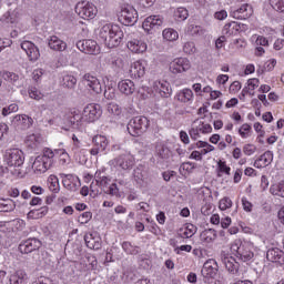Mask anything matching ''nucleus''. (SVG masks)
I'll use <instances>...</instances> for the list:
<instances>
[{
  "label": "nucleus",
  "mask_w": 284,
  "mask_h": 284,
  "mask_svg": "<svg viewBox=\"0 0 284 284\" xmlns=\"http://www.w3.org/2000/svg\"><path fill=\"white\" fill-rule=\"evenodd\" d=\"M150 129V120L143 115L132 118L126 125L131 136H143Z\"/></svg>",
  "instance_id": "f257e3e1"
},
{
  "label": "nucleus",
  "mask_w": 284,
  "mask_h": 284,
  "mask_svg": "<svg viewBox=\"0 0 284 284\" xmlns=\"http://www.w3.org/2000/svg\"><path fill=\"white\" fill-rule=\"evenodd\" d=\"M4 161L9 168H21L26 163V155L19 149H8L4 153Z\"/></svg>",
  "instance_id": "f03ea898"
},
{
  "label": "nucleus",
  "mask_w": 284,
  "mask_h": 284,
  "mask_svg": "<svg viewBox=\"0 0 284 284\" xmlns=\"http://www.w3.org/2000/svg\"><path fill=\"white\" fill-rule=\"evenodd\" d=\"M118 21H120L122 26H134V23L139 21V13L134 7L126 4L122 7L118 16Z\"/></svg>",
  "instance_id": "7ed1b4c3"
},
{
  "label": "nucleus",
  "mask_w": 284,
  "mask_h": 284,
  "mask_svg": "<svg viewBox=\"0 0 284 284\" xmlns=\"http://www.w3.org/2000/svg\"><path fill=\"white\" fill-rule=\"evenodd\" d=\"M75 12L81 19H84L88 21L90 19H94L99 10L97 9V6H94V3L81 1L77 3Z\"/></svg>",
  "instance_id": "20e7f679"
},
{
  "label": "nucleus",
  "mask_w": 284,
  "mask_h": 284,
  "mask_svg": "<svg viewBox=\"0 0 284 284\" xmlns=\"http://www.w3.org/2000/svg\"><path fill=\"white\" fill-rule=\"evenodd\" d=\"M225 270L229 272V281H239L241 278V264L236 262V257L226 256L223 258Z\"/></svg>",
  "instance_id": "39448f33"
},
{
  "label": "nucleus",
  "mask_w": 284,
  "mask_h": 284,
  "mask_svg": "<svg viewBox=\"0 0 284 284\" xmlns=\"http://www.w3.org/2000/svg\"><path fill=\"white\" fill-rule=\"evenodd\" d=\"M102 113L103 112L101 111V105L88 104L83 109L82 119H83V121H87L88 123H94V121H97L101 118Z\"/></svg>",
  "instance_id": "423d86ee"
},
{
  "label": "nucleus",
  "mask_w": 284,
  "mask_h": 284,
  "mask_svg": "<svg viewBox=\"0 0 284 284\" xmlns=\"http://www.w3.org/2000/svg\"><path fill=\"white\" fill-rule=\"evenodd\" d=\"M82 83L92 90L94 94H101L103 92V88L101 87V81H99V78L91 73H85L82 77Z\"/></svg>",
  "instance_id": "0eeeda50"
},
{
  "label": "nucleus",
  "mask_w": 284,
  "mask_h": 284,
  "mask_svg": "<svg viewBox=\"0 0 284 284\" xmlns=\"http://www.w3.org/2000/svg\"><path fill=\"white\" fill-rule=\"evenodd\" d=\"M77 48L80 52L84 54H99L100 48L97 41L94 40H79L77 42Z\"/></svg>",
  "instance_id": "6e6552de"
},
{
  "label": "nucleus",
  "mask_w": 284,
  "mask_h": 284,
  "mask_svg": "<svg viewBox=\"0 0 284 284\" xmlns=\"http://www.w3.org/2000/svg\"><path fill=\"white\" fill-rule=\"evenodd\" d=\"M21 49L26 51V54L29 57V61H31L32 63H34V61H39L41 52L39 51V47L32 41H23L21 43Z\"/></svg>",
  "instance_id": "1a4fd4ad"
},
{
  "label": "nucleus",
  "mask_w": 284,
  "mask_h": 284,
  "mask_svg": "<svg viewBox=\"0 0 284 284\" xmlns=\"http://www.w3.org/2000/svg\"><path fill=\"white\" fill-rule=\"evenodd\" d=\"M108 138L105 135H94L92 138V149L90 150V154L92 156H97L100 152H105L108 149Z\"/></svg>",
  "instance_id": "9d476101"
},
{
  "label": "nucleus",
  "mask_w": 284,
  "mask_h": 284,
  "mask_svg": "<svg viewBox=\"0 0 284 284\" xmlns=\"http://www.w3.org/2000/svg\"><path fill=\"white\" fill-rule=\"evenodd\" d=\"M163 17L162 16H149L142 23L143 30L145 32H152V30L156 31L161 26H163Z\"/></svg>",
  "instance_id": "9b49d317"
},
{
  "label": "nucleus",
  "mask_w": 284,
  "mask_h": 284,
  "mask_svg": "<svg viewBox=\"0 0 284 284\" xmlns=\"http://www.w3.org/2000/svg\"><path fill=\"white\" fill-rule=\"evenodd\" d=\"M192 65L190 64V60L186 58H178L170 63V71L172 74H181V72H187Z\"/></svg>",
  "instance_id": "f8f14e48"
},
{
  "label": "nucleus",
  "mask_w": 284,
  "mask_h": 284,
  "mask_svg": "<svg viewBox=\"0 0 284 284\" xmlns=\"http://www.w3.org/2000/svg\"><path fill=\"white\" fill-rule=\"evenodd\" d=\"M201 274L203 278H216V274H219V264H216L215 260H207L201 270Z\"/></svg>",
  "instance_id": "ddd939ff"
},
{
  "label": "nucleus",
  "mask_w": 284,
  "mask_h": 284,
  "mask_svg": "<svg viewBox=\"0 0 284 284\" xmlns=\"http://www.w3.org/2000/svg\"><path fill=\"white\" fill-rule=\"evenodd\" d=\"M254 14V9L248 4L244 3L239 9L231 11L233 19L246 20Z\"/></svg>",
  "instance_id": "4468645a"
},
{
  "label": "nucleus",
  "mask_w": 284,
  "mask_h": 284,
  "mask_svg": "<svg viewBox=\"0 0 284 284\" xmlns=\"http://www.w3.org/2000/svg\"><path fill=\"white\" fill-rule=\"evenodd\" d=\"M62 185L65 190H70V192H77L79 187H81V180L79 178H74L72 174H61Z\"/></svg>",
  "instance_id": "2eb2a0df"
},
{
  "label": "nucleus",
  "mask_w": 284,
  "mask_h": 284,
  "mask_svg": "<svg viewBox=\"0 0 284 284\" xmlns=\"http://www.w3.org/2000/svg\"><path fill=\"white\" fill-rule=\"evenodd\" d=\"M112 32L113 34H111V38H109V40H106V44H105V47L109 49L119 48V45L123 43V39L125 37V34L123 33V30L121 29V27H119V24L115 28V30Z\"/></svg>",
  "instance_id": "dca6fc26"
},
{
  "label": "nucleus",
  "mask_w": 284,
  "mask_h": 284,
  "mask_svg": "<svg viewBox=\"0 0 284 284\" xmlns=\"http://www.w3.org/2000/svg\"><path fill=\"white\" fill-rule=\"evenodd\" d=\"M113 163L121 170H130L134 165V159L130 154H120L113 160Z\"/></svg>",
  "instance_id": "f3484780"
},
{
  "label": "nucleus",
  "mask_w": 284,
  "mask_h": 284,
  "mask_svg": "<svg viewBox=\"0 0 284 284\" xmlns=\"http://www.w3.org/2000/svg\"><path fill=\"white\" fill-rule=\"evenodd\" d=\"M245 24H241L239 22H229L223 27L222 34L224 37H236L239 32H242Z\"/></svg>",
  "instance_id": "a211bd4d"
},
{
  "label": "nucleus",
  "mask_w": 284,
  "mask_h": 284,
  "mask_svg": "<svg viewBox=\"0 0 284 284\" xmlns=\"http://www.w3.org/2000/svg\"><path fill=\"white\" fill-rule=\"evenodd\" d=\"M133 178L135 183L140 185V187H143V185H145V181H148V170H145L143 164H139L133 170Z\"/></svg>",
  "instance_id": "6ab92c4d"
},
{
  "label": "nucleus",
  "mask_w": 284,
  "mask_h": 284,
  "mask_svg": "<svg viewBox=\"0 0 284 284\" xmlns=\"http://www.w3.org/2000/svg\"><path fill=\"white\" fill-rule=\"evenodd\" d=\"M13 123L20 128V130H30L32 128V124L34 123V120L32 118L21 114V115H16L13 118Z\"/></svg>",
  "instance_id": "aec40b11"
},
{
  "label": "nucleus",
  "mask_w": 284,
  "mask_h": 284,
  "mask_svg": "<svg viewBox=\"0 0 284 284\" xmlns=\"http://www.w3.org/2000/svg\"><path fill=\"white\" fill-rule=\"evenodd\" d=\"M118 24L108 23L101 27L99 31V38L103 41L104 45H106L108 41H110L112 34L114 33Z\"/></svg>",
  "instance_id": "412c9836"
},
{
  "label": "nucleus",
  "mask_w": 284,
  "mask_h": 284,
  "mask_svg": "<svg viewBox=\"0 0 284 284\" xmlns=\"http://www.w3.org/2000/svg\"><path fill=\"white\" fill-rule=\"evenodd\" d=\"M48 45L51 50H54L55 52H63L68 48V43H65L57 36H51L48 39Z\"/></svg>",
  "instance_id": "4be33fe9"
},
{
  "label": "nucleus",
  "mask_w": 284,
  "mask_h": 284,
  "mask_svg": "<svg viewBox=\"0 0 284 284\" xmlns=\"http://www.w3.org/2000/svg\"><path fill=\"white\" fill-rule=\"evenodd\" d=\"M2 79L11 83V85H14V88H21L23 85V78H20V75L14 72L3 71Z\"/></svg>",
  "instance_id": "5701e85b"
},
{
  "label": "nucleus",
  "mask_w": 284,
  "mask_h": 284,
  "mask_svg": "<svg viewBox=\"0 0 284 284\" xmlns=\"http://www.w3.org/2000/svg\"><path fill=\"white\" fill-rule=\"evenodd\" d=\"M155 91L160 93L162 99H170L172 97V87L169 84L168 81L164 82H155Z\"/></svg>",
  "instance_id": "b1692460"
},
{
  "label": "nucleus",
  "mask_w": 284,
  "mask_h": 284,
  "mask_svg": "<svg viewBox=\"0 0 284 284\" xmlns=\"http://www.w3.org/2000/svg\"><path fill=\"white\" fill-rule=\"evenodd\" d=\"M266 258L271 263H280L284 265V252L283 250H267Z\"/></svg>",
  "instance_id": "393cba45"
},
{
  "label": "nucleus",
  "mask_w": 284,
  "mask_h": 284,
  "mask_svg": "<svg viewBox=\"0 0 284 284\" xmlns=\"http://www.w3.org/2000/svg\"><path fill=\"white\" fill-rule=\"evenodd\" d=\"M158 163L169 162L172 158V151L166 145L158 146L156 154Z\"/></svg>",
  "instance_id": "a878e982"
},
{
  "label": "nucleus",
  "mask_w": 284,
  "mask_h": 284,
  "mask_svg": "<svg viewBox=\"0 0 284 284\" xmlns=\"http://www.w3.org/2000/svg\"><path fill=\"white\" fill-rule=\"evenodd\" d=\"M52 168V164H48V161L38 155L33 163H32V170H36V172H41L42 174L48 172Z\"/></svg>",
  "instance_id": "bb28decb"
},
{
  "label": "nucleus",
  "mask_w": 284,
  "mask_h": 284,
  "mask_svg": "<svg viewBox=\"0 0 284 284\" xmlns=\"http://www.w3.org/2000/svg\"><path fill=\"white\" fill-rule=\"evenodd\" d=\"M118 89L122 94H125L126 97H130V94H134V90H136L132 80L120 81L118 83Z\"/></svg>",
  "instance_id": "cd10ccee"
},
{
  "label": "nucleus",
  "mask_w": 284,
  "mask_h": 284,
  "mask_svg": "<svg viewBox=\"0 0 284 284\" xmlns=\"http://www.w3.org/2000/svg\"><path fill=\"white\" fill-rule=\"evenodd\" d=\"M128 49L134 54H141L148 50V44L141 40H131L128 42Z\"/></svg>",
  "instance_id": "c85d7f7f"
},
{
  "label": "nucleus",
  "mask_w": 284,
  "mask_h": 284,
  "mask_svg": "<svg viewBox=\"0 0 284 284\" xmlns=\"http://www.w3.org/2000/svg\"><path fill=\"white\" fill-rule=\"evenodd\" d=\"M130 75L132 79H141L142 77H145V65H143V62L136 61L131 64Z\"/></svg>",
  "instance_id": "c756f323"
},
{
  "label": "nucleus",
  "mask_w": 284,
  "mask_h": 284,
  "mask_svg": "<svg viewBox=\"0 0 284 284\" xmlns=\"http://www.w3.org/2000/svg\"><path fill=\"white\" fill-rule=\"evenodd\" d=\"M10 284H27L28 283V273L23 270H18L9 278Z\"/></svg>",
  "instance_id": "7c9ffc66"
},
{
  "label": "nucleus",
  "mask_w": 284,
  "mask_h": 284,
  "mask_svg": "<svg viewBox=\"0 0 284 284\" xmlns=\"http://www.w3.org/2000/svg\"><path fill=\"white\" fill-rule=\"evenodd\" d=\"M273 159L274 154L272 153V151H266L254 162V168H266V165H270V163H272Z\"/></svg>",
  "instance_id": "2f4dec72"
},
{
  "label": "nucleus",
  "mask_w": 284,
  "mask_h": 284,
  "mask_svg": "<svg viewBox=\"0 0 284 284\" xmlns=\"http://www.w3.org/2000/svg\"><path fill=\"white\" fill-rule=\"evenodd\" d=\"M194 97V92L191 89H183L179 91L175 95V99L180 101V103H190Z\"/></svg>",
  "instance_id": "473e14b6"
},
{
  "label": "nucleus",
  "mask_w": 284,
  "mask_h": 284,
  "mask_svg": "<svg viewBox=\"0 0 284 284\" xmlns=\"http://www.w3.org/2000/svg\"><path fill=\"white\" fill-rule=\"evenodd\" d=\"M235 256L236 258H239V261H243L245 263L254 258V253L250 250H236Z\"/></svg>",
  "instance_id": "72a5a7b5"
},
{
  "label": "nucleus",
  "mask_w": 284,
  "mask_h": 284,
  "mask_svg": "<svg viewBox=\"0 0 284 284\" xmlns=\"http://www.w3.org/2000/svg\"><path fill=\"white\" fill-rule=\"evenodd\" d=\"M0 207H2L1 212H12L17 207V203L11 199H2L0 200Z\"/></svg>",
  "instance_id": "f704fd0d"
},
{
  "label": "nucleus",
  "mask_w": 284,
  "mask_h": 284,
  "mask_svg": "<svg viewBox=\"0 0 284 284\" xmlns=\"http://www.w3.org/2000/svg\"><path fill=\"white\" fill-rule=\"evenodd\" d=\"M187 17H190V12L184 7H180L174 11L175 21H185Z\"/></svg>",
  "instance_id": "c9c22d12"
},
{
  "label": "nucleus",
  "mask_w": 284,
  "mask_h": 284,
  "mask_svg": "<svg viewBox=\"0 0 284 284\" xmlns=\"http://www.w3.org/2000/svg\"><path fill=\"white\" fill-rule=\"evenodd\" d=\"M162 36L166 41H176L179 39V32L172 28L164 29Z\"/></svg>",
  "instance_id": "e433bc0d"
},
{
  "label": "nucleus",
  "mask_w": 284,
  "mask_h": 284,
  "mask_svg": "<svg viewBox=\"0 0 284 284\" xmlns=\"http://www.w3.org/2000/svg\"><path fill=\"white\" fill-rule=\"evenodd\" d=\"M62 84L64 88H68V90H74V88H77V79L74 75H64L62 78Z\"/></svg>",
  "instance_id": "4c0bfd02"
},
{
  "label": "nucleus",
  "mask_w": 284,
  "mask_h": 284,
  "mask_svg": "<svg viewBox=\"0 0 284 284\" xmlns=\"http://www.w3.org/2000/svg\"><path fill=\"white\" fill-rule=\"evenodd\" d=\"M196 123H199V125H196ZM193 125H195L199 132H201L202 134H210L212 132V125L205 124V122L195 120L193 122Z\"/></svg>",
  "instance_id": "58836bf2"
},
{
  "label": "nucleus",
  "mask_w": 284,
  "mask_h": 284,
  "mask_svg": "<svg viewBox=\"0 0 284 284\" xmlns=\"http://www.w3.org/2000/svg\"><path fill=\"white\" fill-rule=\"evenodd\" d=\"M41 159H43L44 161H47L48 165H53L54 163V151L51 149H44L43 150V154L39 155Z\"/></svg>",
  "instance_id": "ea45409f"
},
{
  "label": "nucleus",
  "mask_w": 284,
  "mask_h": 284,
  "mask_svg": "<svg viewBox=\"0 0 284 284\" xmlns=\"http://www.w3.org/2000/svg\"><path fill=\"white\" fill-rule=\"evenodd\" d=\"M272 194L275 196H282L284 199V181H281L278 184H275L271 187Z\"/></svg>",
  "instance_id": "a19ab883"
},
{
  "label": "nucleus",
  "mask_w": 284,
  "mask_h": 284,
  "mask_svg": "<svg viewBox=\"0 0 284 284\" xmlns=\"http://www.w3.org/2000/svg\"><path fill=\"white\" fill-rule=\"evenodd\" d=\"M95 183L99 187H108L110 185V179L108 176H101V173H95Z\"/></svg>",
  "instance_id": "79ce46f5"
},
{
  "label": "nucleus",
  "mask_w": 284,
  "mask_h": 284,
  "mask_svg": "<svg viewBox=\"0 0 284 284\" xmlns=\"http://www.w3.org/2000/svg\"><path fill=\"white\" fill-rule=\"evenodd\" d=\"M49 207L42 206L39 210H31L29 216H37V219H43L48 214Z\"/></svg>",
  "instance_id": "37998d69"
},
{
  "label": "nucleus",
  "mask_w": 284,
  "mask_h": 284,
  "mask_svg": "<svg viewBox=\"0 0 284 284\" xmlns=\"http://www.w3.org/2000/svg\"><path fill=\"white\" fill-rule=\"evenodd\" d=\"M104 99H108V101H114V99H116V89L112 85L106 87L104 90Z\"/></svg>",
  "instance_id": "c03bdc74"
},
{
  "label": "nucleus",
  "mask_w": 284,
  "mask_h": 284,
  "mask_svg": "<svg viewBox=\"0 0 284 284\" xmlns=\"http://www.w3.org/2000/svg\"><path fill=\"white\" fill-rule=\"evenodd\" d=\"M184 230L183 236L186 239H192V236L196 234L197 227L194 224H186Z\"/></svg>",
  "instance_id": "a18cd8bd"
},
{
  "label": "nucleus",
  "mask_w": 284,
  "mask_h": 284,
  "mask_svg": "<svg viewBox=\"0 0 284 284\" xmlns=\"http://www.w3.org/2000/svg\"><path fill=\"white\" fill-rule=\"evenodd\" d=\"M202 239H205V241H214L216 239V230L214 229H209L205 230L202 234H201Z\"/></svg>",
  "instance_id": "49530a36"
},
{
  "label": "nucleus",
  "mask_w": 284,
  "mask_h": 284,
  "mask_svg": "<svg viewBox=\"0 0 284 284\" xmlns=\"http://www.w3.org/2000/svg\"><path fill=\"white\" fill-rule=\"evenodd\" d=\"M270 3L276 12H284V0H270Z\"/></svg>",
  "instance_id": "de8ad7c7"
},
{
  "label": "nucleus",
  "mask_w": 284,
  "mask_h": 284,
  "mask_svg": "<svg viewBox=\"0 0 284 284\" xmlns=\"http://www.w3.org/2000/svg\"><path fill=\"white\" fill-rule=\"evenodd\" d=\"M90 221H92V212L90 211L82 213L78 219V222L81 223V225H85V223H90Z\"/></svg>",
  "instance_id": "09e8293b"
},
{
  "label": "nucleus",
  "mask_w": 284,
  "mask_h": 284,
  "mask_svg": "<svg viewBox=\"0 0 284 284\" xmlns=\"http://www.w3.org/2000/svg\"><path fill=\"white\" fill-rule=\"evenodd\" d=\"M230 207H232V200L230 197H223L220 201V210L225 211V210H230Z\"/></svg>",
  "instance_id": "8fccbe9b"
},
{
  "label": "nucleus",
  "mask_w": 284,
  "mask_h": 284,
  "mask_svg": "<svg viewBox=\"0 0 284 284\" xmlns=\"http://www.w3.org/2000/svg\"><path fill=\"white\" fill-rule=\"evenodd\" d=\"M183 50L185 54H194V52H196V45L194 42H186L184 43Z\"/></svg>",
  "instance_id": "3c124183"
},
{
  "label": "nucleus",
  "mask_w": 284,
  "mask_h": 284,
  "mask_svg": "<svg viewBox=\"0 0 284 284\" xmlns=\"http://www.w3.org/2000/svg\"><path fill=\"white\" fill-rule=\"evenodd\" d=\"M180 170H184L185 172H192L193 170H196V163L183 162L180 166Z\"/></svg>",
  "instance_id": "603ef678"
},
{
  "label": "nucleus",
  "mask_w": 284,
  "mask_h": 284,
  "mask_svg": "<svg viewBox=\"0 0 284 284\" xmlns=\"http://www.w3.org/2000/svg\"><path fill=\"white\" fill-rule=\"evenodd\" d=\"M178 244H179V240H176V239H171L170 240V245H171V247H174V250H192L191 245L178 246Z\"/></svg>",
  "instance_id": "864d4df0"
},
{
  "label": "nucleus",
  "mask_w": 284,
  "mask_h": 284,
  "mask_svg": "<svg viewBox=\"0 0 284 284\" xmlns=\"http://www.w3.org/2000/svg\"><path fill=\"white\" fill-rule=\"evenodd\" d=\"M250 130H252V126L250 124L245 123L240 128L239 134L242 136V139H247L246 132H250Z\"/></svg>",
  "instance_id": "5fc2aeb1"
},
{
  "label": "nucleus",
  "mask_w": 284,
  "mask_h": 284,
  "mask_svg": "<svg viewBox=\"0 0 284 284\" xmlns=\"http://www.w3.org/2000/svg\"><path fill=\"white\" fill-rule=\"evenodd\" d=\"M105 194H110L111 196H120L119 195V186L116 185V183H112L109 186V190L105 192Z\"/></svg>",
  "instance_id": "6e6d98bb"
},
{
  "label": "nucleus",
  "mask_w": 284,
  "mask_h": 284,
  "mask_svg": "<svg viewBox=\"0 0 284 284\" xmlns=\"http://www.w3.org/2000/svg\"><path fill=\"white\" fill-rule=\"evenodd\" d=\"M243 152L244 154H246V156H252V154L256 152V146H254V144H245L243 148Z\"/></svg>",
  "instance_id": "4d7b16f0"
},
{
  "label": "nucleus",
  "mask_w": 284,
  "mask_h": 284,
  "mask_svg": "<svg viewBox=\"0 0 284 284\" xmlns=\"http://www.w3.org/2000/svg\"><path fill=\"white\" fill-rule=\"evenodd\" d=\"M82 119H83V115L75 113L69 118V121H70L71 125H79L81 123Z\"/></svg>",
  "instance_id": "13d9d810"
},
{
  "label": "nucleus",
  "mask_w": 284,
  "mask_h": 284,
  "mask_svg": "<svg viewBox=\"0 0 284 284\" xmlns=\"http://www.w3.org/2000/svg\"><path fill=\"white\" fill-rule=\"evenodd\" d=\"M189 134H190L191 139H193V141H196L197 139L201 138V133L196 125L191 128V130L189 131Z\"/></svg>",
  "instance_id": "bf43d9fd"
},
{
  "label": "nucleus",
  "mask_w": 284,
  "mask_h": 284,
  "mask_svg": "<svg viewBox=\"0 0 284 284\" xmlns=\"http://www.w3.org/2000/svg\"><path fill=\"white\" fill-rule=\"evenodd\" d=\"M44 70L43 69H36L33 72H32V79L33 81H41V77H43L44 74Z\"/></svg>",
  "instance_id": "052dcab7"
},
{
  "label": "nucleus",
  "mask_w": 284,
  "mask_h": 284,
  "mask_svg": "<svg viewBox=\"0 0 284 284\" xmlns=\"http://www.w3.org/2000/svg\"><path fill=\"white\" fill-rule=\"evenodd\" d=\"M29 97H30V99H34L36 101H40V99H42L43 95L41 94V92H39V90L31 89L29 91Z\"/></svg>",
  "instance_id": "680f3d73"
},
{
  "label": "nucleus",
  "mask_w": 284,
  "mask_h": 284,
  "mask_svg": "<svg viewBox=\"0 0 284 284\" xmlns=\"http://www.w3.org/2000/svg\"><path fill=\"white\" fill-rule=\"evenodd\" d=\"M50 191L53 192L54 194H59V179H54V181L51 182L50 186H49Z\"/></svg>",
  "instance_id": "e2e57ef3"
},
{
  "label": "nucleus",
  "mask_w": 284,
  "mask_h": 284,
  "mask_svg": "<svg viewBox=\"0 0 284 284\" xmlns=\"http://www.w3.org/2000/svg\"><path fill=\"white\" fill-rule=\"evenodd\" d=\"M12 45V40L8 38H0V49L6 50V48H10Z\"/></svg>",
  "instance_id": "0e129e2a"
},
{
  "label": "nucleus",
  "mask_w": 284,
  "mask_h": 284,
  "mask_svg": "<svg viewBox=\"0 0 284 284\" xmlns=\"http://www.w3.org/2000/svg\"><path fill=\"white\" fill-rule=\"evenodd\" d=\"M108 110L112 114H115V116H119V114H121V109H119V105L116 104H109Z\"/></svg>",
  "instance_id": "69168bd1"
},
{
  "label": "nucleus",
  "mask_w": 284,
  "mask_h": 284,
  "mask_svg": "<svg viewBox=\"0 0 284 284\" xmlns=\"http://www.w3.org/2000/svg\"><path fill=\"white\" fill-rule=\"evenodd\" d=\"M219 170H220V172H223L224 174L230 175L231 169H230V166H227V164L225 162L219 163Z\"/></svg>",
  "instance_id": "338daca9"
},
{
  "label": "nucleus",
  "mask_w": 284,
  "mask_h": 284,
  "mask_svg": "<svg viewBox=\"0 0 284 284\" xmlns=\"http://www.w3.org/2000/svg\"><path fill=\"white\" fill-rule=\"evenodd\" d=\"M242 204H243V207H244L245 212H252L253 205L251 204L250 201H247V199L243 197L242 199Z\"/></svg>",
  "instance_id": "774afa93"
}]
</instances>
